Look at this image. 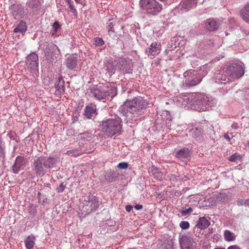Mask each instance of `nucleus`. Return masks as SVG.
<instances>
[{"instance_id": "f257e3e1", "label": "nucleus", "mask_w": 249, "mask_h": 249, "mask_svg": "<svg viewBox=\"0 0 249 249\" xmlns=\"http://www.w3.org/2000/svg\"><path fill=\"white\" fill-rule=\"evenodd\" d=\"M147 102L141 97H138L132 100H126L120 107L119 110L124 115L128 116L131 114L132 117L137 118L142 113V110L147 108Z\"/></svg>"}, {"instance_id": "f03ea898", "label": "nucleus", "mask_w": 249, "mask_h": 249, "mask_svg": "<svg viewBox=\"0 0 249 249\" xmlns=\"http://www.w3.org/2000/svg\"><path fill=\"white\" fill-rule=\"evenodd\" d=\"M183 100L187 104L197 106L196 109L199 111L209 109L215 104L214 99L202 93H194L184 96Z\"/></svg>"}, {"instance_id": "7ed1b4c3", "label": "nucleus", "mask_w": 249, "mask_h": 249, "mask_svg": "<svg viewBox=\"0 0 249 249\" xmlns=\"http://www.w3.org/2000/svg\"><path fill=\"white\" fill-rule=\"evenodd\" d=\"M57 161V159L53 157L40 156L34 160L33 170L37 176L42 177L46 173L45 169L53 168Z\"/></svg>"}, {"instance_id": "20e7f679", "label": "nucleus", "mask_w": 249, "mask_h": 249, "mask_svg": "<svg viewBox=\"0 0 249 249\" xmlns=\"http://www.w3.org/2000/svg\"><path fill=\"white\" fill-rule=\"evenodd\" d=\"M92 96L98 100L105 102L108 97H114L117 94V89L113 87L94 86L89 89Z\"/></svg>"}, {"instance_id": "39448f33", "label": "nucleus", "mask_w": 249, "mask_h": 249, "mask_svg": "<svg viewBox=\"0 0 249 249\" xmlns=\"http://www.w3.org/2000/svg\"><path fill=\"white\" fill-rule=\"evenodd\" d=\"M140 6L150 16L158 15L163 8L161 4L156 0H140Z\"/></svg>"}, {"instance_id": "423d86ee", "label": "nucleus", "mask_w": 249, "mask_h": 249, "mask_svg": "<svg viewBox=\"0 0 249 249\" xmlns=\"http://www.w3.org/2000/svg\"><path fill=\"white\" fill-rule=\"evenodd\" d=\"M120 119H109L103 121L101 125L102 130L106 133L108 137L113 136L119 133L122 129Z\"/></svg>"}, {"instance_id": "0eeeda50", "label": "nucleus", "mask_w": 249, "mask_h": 249, "mask_svg": "<svg viewBox=\"0 0 249 249\" xmlns=\"http://www.w3.org/2000/svg\"><path fill=\"white\" fill-rule=\"evenodd\" d=\"M185 80L183 86L185 88H191L198 85L202 80V76L194 70H189L183 73Z\"/></svg>"}, {"instance_id": "6e6552de", "label": "nucleus", "mask_w": 249, "mask_h": 249, "mask_svg": "<svg viewBox=\"0 0 249 249\" xmlns=\"http://www.w3.org/2000/svg\"><path fill=\"white\" fill-rule=\"evenodd\" d=\"M98 198L93 195H89L86 196L83 202V211L87 213H89L95 211L99 207Z\"/></svg>"}, {"instance_id": "1a4fd4ad", "label": "nucleus", "mask_w": 249, "mask_h": 249, "mask_svg": "<svg viewBox=\"0 0 249 249\" xmlns=\"http://www.w3.org/2000/svg\"><path fill=\"white\" fill-rule=\"evenodd\" d=\"M226 73L231 78H239L244 75V71L241 65L232 63L227 67Z\"/></svg>"}, {"instance_id": "9d476101", "label": "nucleus", "mask_w": 249, "mask_h": 249, "mask_svg": "<svg viewBox=\"0 0 249 249\" xmlns=\"http://www.w3.org/2000/svg\"><path fill=\"white\" fill-rule=\"evenodd\" d=\"M27 70L34 74L38 71V56L35 53H32L26 57Z\"/></svg>"}, {"instance_id": "9b49d317", "label": "nucleus", "mask_w": 249, "mask_h": 249, "mask_svg": "<svg viewBox=\"0 0 249 249\" xmlns=\"http://www.w3.org/2000/svg\"><path fill=\"white\" fill-rule=\"evenodd\" d=\"M59 50L56 46L52 44L48 45L44 51L45 58L50 62H54L57 61Z\"/></svg>"}, {"instance_id": "f8f14e48", "label": "nucleus", "mask_w": 249, "mask_h": 249, "mask_svg": "<svg viewBox=\"0 0 249 249\" xmlns=\"http://www.w3.org/2000/svg\"><path fill=\"white\" fill-rule=\"evenodd\" d=\"M9 10L15 19L17 18V17L23 18L25 16L27 15V13L26 12L27 9H25L20 4H13L11 5L9 7Z\"/></svg>"}, {"instance_id": "ddd939ff", "label": "nucleus", "mask_w": 249, "mask_h": 249, "mask_svg": "<svg viewBox=\"0 0 249 249\" xmlns=\"http://www.w3.org/2000/svg\"><path fill=\"white\" fill-rule=\"evenodd\" d=\"M181 249H195V246L192 237L188 235H182L179 238Z\"/></svg>"}, {"instance_id": "4468645a", "label": "nucleus", "mask_w": 249, "mask_h": 249, "mask_svg": "<svg viewBox=\"0 0 249 249\" xmlns=\"http://www.w3.org/2000/svg\"><path fill=\"white\" fill-rule=\"evenodd\" d=\"M25 165L26 162L23 157L19 156H18L12 167L13 172L16 174H18L20 171L24 169Z\"/></svg>"}, {"instance_id": "2eb2a0df", "label": "nucleus", "mask_w": 249, "mask_h": 249, "mask_svg": "<svg viewBox=\"0 0 249 249\" xmlns=\"http://www.w3.org/2000/svg\"><path fill=\"white\" fill-rule=\"evenodd\" d=\"M116 69L115 61L108 60L105 63L103 70L106 71V74L107 76L110 77L114 74Z\"/></svg>"}, {"instance_id": "dca6fc26", "label": "nucleus", "mask_w": 249, "mask_h": 249, "mask_svg": "<svg viewBox=\"0 0 249 249\" xmlns=\"http://www.w3.org/2000/svg\"><path fill=\"white\" fill-rule=\"evenodd\" d=\"M190 155L191 151L186 147H183L176 153V157L182 161H186Z\"/></svg>"}, {"instance_id": "f3484780", "label": "nucleus", "mask_w": 249, "mask_h": 249, "mask_svg": "<svg viewBox=\"0 0 249 249\" xmlns=\"http://www.w3.org/2000/svg\"><path fill=\"white\" fill-rule=\"evenodd\" d=\"M192 137L199 142L204 140V134L201 126L193 127L190 131Z\"/></svg>"}, {"instance_id": "a211bd4d", "label": "nucleus", "mask_w": 249, "mask_h": 249, "mask_svg": "<svg viewBox=\"0 0 249 249\" xmlns=\"http://www.w3.org/2000/svg\"><path fill=\"white\" fill-rule=\"evenodd\" d=\"M77 61V58L76 56L71 55L66 59L64 63L68 69L72 70L76 68Z\"/></svg>"}, {"instance_id": "6ab92c4d", "label": "nucleus", "mask_w": 249, "mask_h": 249, "mask_svg": "<svg viewBox=\"0 0 249 249\" xmlns=\"http://www.w3.org/2000/svg\"><path fill=\"white\" fill-rule=\"evenodd\" d=\"M117 69L121 71H124L126 73H129V66L127 61L124 58H120L117 63H116Z\"/></svg>"}, {"instance_id": "aec40b11", "label": "nucleus", "mask_w": 249, "mask_h": 249, "mask_svg": "<svg viewBox=\"0 0 249 249\" xmlns=\"http://www.w3.org/2000/svg\"><path fill=\"white\" fill-rule=\"evenodd\" d=\"M55 88L57 94H61L64 92L65 89V81L61 75L59 76L58 81L55 84Z\"/></svg>"}, {"instance_id": "412c9836", "label": "nucleus", "mask_w": 249, "mask_h": 249, "mask_svg": "<svg viewBox=\"0 0 249 249\" xmlns=\"http://www.w3.org/2000/svg\"><path fill=\"white\" fill-rule=\"evenodd\" d=\"M224 74L223 73H221L220 71L215 72L214 74V78L215 82L219 84H226L229 82V78L226 75Z\"/></svg>"}, {"instance_id": "4be33fe9", "label": "nucleus", "mask_w": 249, "mask_h": 249, "mask_svg": "<svg viewBox=\"0 0 249 249\" xmlns=\"http://www.w3.org/2000/svg\"><path fill=\"white\" fill-rule=\"evenodd\" d=\"M197 0H183L181 3L182 8L188 11L191 8L195 7Z\"/></svg>"}, {"instance_id": "5701e85b", "label": "nucleus", "mask_w": 249, "mask_h": 249, "mask_svg": "<svg viewBox=\"0 0 249 249\" xmlns=\"http://www.w3.org/2000/svg\"><path fill=\"white\" fill-rule=\"evenodd\" d=\"M149 172L154 178L157 180H161L163 178V174L160 169L155 166H152L150 169Z\"/></svg>"}, {"instance_id": "b1692460", "label": "nucleus", "mask_w": 249, "mask_h": 249, "mask_svg": "<svg viewBox=\"0 0 249 249\" xmlns=\"http://www.w3.org/2000/svg\"><path fill=\"white\" fill-rule=\"evenodd\" d=\"M160 52V50L158 46V44L156 42L151 43L149 48L148 51H146L148 56H152L154 57L157 55Z\"/></svg>"}, {"instance_id": "393cba45", "label": "nucleus", "mask_w": 249, "mask_h": 249, "mask_svg": "<svg viewBox=\"0 0 249 249\" xmlns=\"http://www.w3.org/2000/svg\"><path fill=\"white\" fill-rule=\"evenodd\" d=\"M206 27L208 30L214 31L217 30L219 27L218 23L214 20L209 19L206 23Z\"/></svg>"}, {"instance_id": "a878e982", "label": "nucleus", "mask_w": 249, "mask_h": 249, "mask_svg": "<svg viewBox=\"0 0 249 249\" xmlns=\"http://www.w3.org/2000/svg\"><path fill=\"white\" fill-rule=\"evenodd\" d=\"M27 30V26L26 23L23 20H20L16 28L14 29V32L15 33H21L24 34Z\"/></svg>"}, {"instance_id": "bb28decb", "label": "nucleus", "mask_w": 249, "mask_h": 249, "mask_svg": "<svg viewBox=\"0 0 249 249\" xmlns=\"http://www.w3.org/2000/svg\"><path fill=\"white\" fill-rule=\"evenodd\" d=\"M210 225V222L205 217H200L197 221L196 226L198 228L203 230L206 229Z\"/></svg>"}, {"instance_id": "cd10ccee", "label": "nucleus", "mask_w": 249, "mask_h": 249, "mask_svg": "<svg viewBox=\"0 0 249 249\" xmlns=\"http://www.w3.org/2000/svg\"><path fill=\"white\" fill-rule=\"evenodd\" d=\"M119 177V174L115 172H108L105 176V180L107 183H111L116 181Z\"/></svg>"}, {"instance_id": "c85d7f7f", "label": "nucleus", "mask_w": 249, "mask_h": 249, "mask_svg": "<svg viewBox=\"0 0 249 249\" xmlns=\"http://www.w3.org/2000/svg\"><path fill=\"white\" fill-rule=\"evenodd\" d=\"M96 112L95 107L87 106L85 107L84 115L88 119H91Z\"/></svg>"}, {"instance_id": "c756f323", "label": "nucleus", "mask_w": 249, "mask_h": 249, "mask_svg": "<svg viewBox=\"0 0 249 249\" xmlns=\"http://www.w3.org/2000/svg\"><path fill=\"white\" fill-rule=\"evenodd\" d=\"M35 244V237L33 236H29L25 240V247L28 249H32L33 248Z\"/></svg>"}, {"instance_id": "7c9ffc66", "label": "nucleus", "mask_w": 249, "mask_h": 249, "mask_svg": "<svg viewBox=\"0 0 249 249\" xmlns=\"http://www.w3.org/2000/svg\"><path fill=\"white\" fill-rule=\"evenodd\" d=\"M116 22V19H109L107 22V30L109 34H111L112 33L114 32L113 29L114 26L115 25Z\"/></svg>"}, {"instance_id": "2f4dec72", "label": "nucleus", "mask_w": 249, "mask_h": 249, "mask_svg": "<svg viewBox=\"0 0 249 249\" xmlns=\"http://www.w3.org/2000/svg\"><path fill=\"white\" fill-rule=\"evenodd\" d=\"M224 238L227 241H234L235 239V235L231 231L226 230L224 231Z\"/></svg>"}, {"instance_id": "473e14b6", "label": "nucleus", "mask_w": 249, "mask_h": 249, "mask_svg": "<svg viewBox=\"0 0 249 249\" xmlns=\"http://www.w3.org/2000/svg\"><path fill=\"white\" fill-rule=\"evenodd\" d=\"M161 119L166 121V123H169L171 121V116L169 112L167 110H164L162 111V113L161 115Z\"/></svg>"}, {"instance_id": "72a5a7b5", "label": "nucleus", "mask_w": 249, "mask_h": 249, "mask_svg": "<svg viewBox=\"0 0 249 249\" xmlns=\"http://www.w3.org/2000/svg\"><path fill=\"white\" fill-rule=\"evenodd\" d=\"M104 44V41L100 37H96L93 39V44L96 47L102 46Z\"/></svg>"}, {"instance_id": "f704fd0d", "label": "nucleus", "mask_w": 249, "mask_h": 249, "mask_svg": "<svg viewBox=\"0 0 249 249\" xmlns=\"http://www.w3.org/2000/svg\"><path fill=\"white\" fill-rule=\"evenodd\" d=\"M245 7L243 8L240 11V16L246 22L249 23V12H245L246 14H244Z\"/></svg>"}, {"instance_id": "c9c22d12", "label": "nucleus", "mask_w": 249, "mask_h": 249, "mask_svg": "<svg viewBox=\"0 0 249 249\" xmlns=\"http://www.w3.org/2000/svg\"><path fill=\"white\" fill-rule=\"evenodd\" d=\"M187 178L185 176H176L175 175H171L170 178V179L172 181H176L178 180H186Z\"/></svg>"}, {"instance_id": "e433bc0d", "label": "nucleus", "mask_w": 249, "mask_h": 249, "mask_svg": "<svg viewBox=\"0 0 249 249\" xmlns=\"http://www.w3.org/2000/svg\"><path fill=\"white\" fill-rule=\"evenodd\" d=\"M67 4L69 7L71 12L73 14V16L76 18L77 17V12L74 6L73 1H72Z\"/></svg>"}, {"instance_id": "4c0bfd02", "label": "nucleus", "mask_w": 249, "mask_h": 249, "mask_svg": "<svg viewBox=\"0 0 249 249\" xmlns=\"http://www.w3.org/2000/svg\"><path fill=\"white\" fill-rule=\"evenodd\" d=\"M241 158V155L237 153H235L228 158V160L232 162H236Z\"/></svg>"}, {"instance_id": "58836bf2", "label": "nucleus", "mask_w": 249, "mask_h": 249, "mask_svg": "<svg viewBox=\"0 0 249 249\" xmlns=\"http://www.w3.org/2000/svg\"><path fill=\"white\" fill-rule=\"evenodd\" d=\"M193 211V209L191 207H189L187 209L183 210L181 209L180 213H181V216H187L189 215Z\"/></svg>"}, {"instance_id": "ea45409f", "label": "nucleus", "mask_w": 249, "mask_h": 249, "mask_svg": "<svg viewBox=\"0 0 249 249\" xmlns=\"http://www.w3.org/2000/svg\"><path fill=\"white\" fill-rule=\"evenodd\" d=\"M60 27V25L59 24V22L57 21H55L53 25V31L52 32V35H54L55 34Z\"/></svg>"}, {"instance_id": "a19ab883", "label": "nucleus", "mask_w": 249, "mask_h": 249, "mask_svg": "<svg viewBox=\"0 0 249 249\" xmlns=\"http://www.w3.org/2000/svg\"><path fill=\"white\" fill-rule=\"evenodd\" d=\"M180 227L183 230L188 229L190 227V224L188 221H183L179 224Z\"/></svg>"}, {"instance_id": "79ce46f5", "label": "nucleus", "mask_w": 249, "mask_h": 249, "mask_svg": "<svg viewBox=\"0 0 249 249\" xmlns=\"http://www.w3.org/2000/svg\"><path fill=\"white\" fill-rule=\"evenodd\" d=\"M92 135L89 132H84L81 134V137L87 141H90L92 139Z\"/></svg>"}, {"instance_id": "37998d69", "label": "nucleus", "mask_w": 249, "mask_h": 249, "mask_svg": "<svg viewBox=\"0 0 249 249\" xmlns=\"http://www.w3.org/2000/svg\"><path fill=\"white\" fill-rule=\"evenodd\" d=\"M117 167L120 169H126L128 167V164L126 162H121L118 164Z\"/></svg>"}, {"instance_id": "c03bdc74", "label": "nucleus", "mask_w": 249, "mask_h": 249, "mask_svg": "<svg viewBox=\"0 0 249 249\" xmlns=\"http://www.w3.org/2000/svg\"><path fill=\"white\" fill-rule=\"evenodd\" d=\"M41 6V3L39 1H37L33 4L32 8L35 10H38L40 9Z\"/></svg>"}, {"instance_id": "a18cd8bd", "label": "nucleus", "mask_w": 249, "mask_h": 249, "mask_svg": "<svg viewBox=\"0 0 249 249\" xmlns=\"http://www.w3.org/2000/svg\"><path fill=\"white\" fill-rule=\"evenodd\" d=\"M66 186L63 183H61L57 188L58 193H62L64 191Z\"/></svg>"}, {"instance_id": "49530a36", "label": "nucleus", "mask_w": 249, "mask_h": 249, "mask_svg": "<svg viewBox=\"0 0 249 249\" xmlns=\"http://www.w3.org/2000/svg\"><path fill=\"white\" fill-rule=\"evenodd\" d=\"M4 144L0 145V158H2L4 156Z\"/></svg>"}, {"instance_id": "de8ad7c7", "label": "nucleus", "mask_w": 249, "mask_h": 249, "mask_svg": "<svg viewBox=\"0 0 249 249\" xmlns=\"http://www.w3.org/2000/svg\"><path fill=\"white\" fill-rule=\"evenodd\" d=\"M237 204L238 206H244L246 205L245 199H239L237 201Z\"/></svg>"}, {"instance_id": "09e8293b", "label": "nucleus", "mask_w": 249, "mask_h": 249, "mask_svg": "<svg viewBox=\"0 0 249 249\" xmlns=\"http://www.w3.org/2000/svg\"><path fill=\"white\" fill-rule=\"evenodd\" d=\"M227 249H241L239 246L236 245H233L229 247Z\"/></svg>"}, {"instance_id": "8fccbe9b", "label": "nucleus", "mask_w": 249, "mask_h": 249, "mask_svg": "<svg viewBox=\"0 0 249 249\" xmlns=\"http://www.w3.org/2000/svg\"><path fill=\"white\" fill-rule=\"evenodd\" d=\"M134 208L137 210H140L142 208V205L140 204H137L134 206Z\"/></svg>"}, {"instance_id": "3c124183", "label": "nucleus", "mask_w": 249, "mask_h": 249, "mask_svg": "<svg viewBox=\"0 0 249 249\" xmlns=\"http://www.w3.org/2000/svg\"><path fill=\"white\" fill-rule=\"evenodd\" d=\"M132 208V207L131 205H127L125 207V210L127 212H130Z\"/></svg>"}, {"instance_id": "603ef678", "label": "nucleus", "mask_w": 249, "mask_h": 249, "mask_svg": "<svg viewBox=\"0 0 249 249\" xmlns=\"http://www.w3.org/2000/svg\"><path fill=\"white\" fill-rule=\"evenodd\" d=\"M245 12H249V3L247 4V5H246V6H245ZM244 14H246L245 13H244Z\"/></svg>"}, {"instance_id": "864d4df0", "label": "nucleus", "mask_w": 249, "mask_h": 249, "mask_svg": "<svg viewBox=\"0 0 249 249\" xmlns=\"http://www.w3.org/2000/svg\"><path fill=\"white\" fill-rule=\"evenodd\" d=\"M245 12H249V3L247 4V5H246V6H245ZM244 14H246L245 13H244Z\"/></svg>"}, {"instance_id": "5fc2aeb1", "label": "nucleus", "mask_w": 249, "mask_h": 249, "mask_svg": "<svg viewBox=\"0 0 249 249\" xmlns=\"http://www.w3.org/2000/svg\"><path fill=\"white\" fill-rule=\"evenodd\" d=\"M224 137L226 140H227V141H229V142H230V138L228 134H225V135H224Z\"/></svg>"}, {"instance_id": "6e6d98bb", "label": "nucleus", "mask_w": 249, "mask_h": 249, "mask_svg": "<svg viewBox=\"0 0 249 249\" xmlns=\"http://www.w3.org/2000/svg\"><path fill=\"white\" fill-rule=\"evenodd\" d=\"M3 144H4V143L2 140V137H1V135H0V145H2Z\"/></svg>"}, {"instance_id": "4d7b16f0", "label": "nucleus", "mask_w": 249, "mask_h": 249, "mask_svg": "<svg viewBox=\"0 0 249 249\" xmlns=\"http://www.w3.org/2000/svg\"><path fill=\"white\" fill-rule=\"evenodd\" d=\"M246 206H249V198L245 199Z\"/></svg>"}, {"instance_id": "13d9d810", "label": "nucleus", "mask_w": 249, "mask_h": 249, "mask_svg": "<svg viewBox=\"0 0 249 249\" xmlns=\"http://www.w3.org/2000/svg\"><path fill=\"white\" fill-rule=\"evenodd\" d=\"M64 1L67 3H70L71 1H72V0H64Z\"/></svg>"}, {"instance_id": "bf43d9fd", "label": "nucleus", "mask_w": 249, "mask_h": 249, "mask_svg": "<svg viewBox=\"0 0 249 249\" xmlns=\"http://www.w3.org/2000/svg\"><path fill=\"white\" fill-rule=\"evenodd\" d=\"M160 1L162 2H163V3H166L167 2V0H159Z\"/></svg>"}, {"instance_id": "052dcab7", "label": "nucleus", "mask_w": 249, "mask_h": 249, "mask_svg": "<svg viewBox=\"0 0 249 249\" xmlns=\"http://www.w3.org/2000/svg\"><path fill=\"white\" fill-rule=\"evenodd\" d=\"M77 3H80L81 2V0H74Z\"/></svg>"}, {"instance_id": "680f3d73", "label": "nucleus", "mask_w": 249, "mask_h": 249, "mask_svg": "<svg viewBox=\"0 0 249 249\" xmlns=\"http://www.w3.org/2000/svg\"><path fill=\"white\" fill-rule=\"evenodd\" d=\"M214 249H225V248H215Z\"/></svg>"}, {"instance_id": "e2e57ef3", "label": "nucleus", "mask_w": 249, "mask_h": 249, "mask_svg": "<svg viewBox=\"0 0 249 249\" xmlns=\"http://www.w3.org/2000/svg\"><path fill=\"white\" fill-rule=\"evenodd\" d=\"M247 145L249 147V141H248V143H247Z\"/></svg>"}]
</instances>
